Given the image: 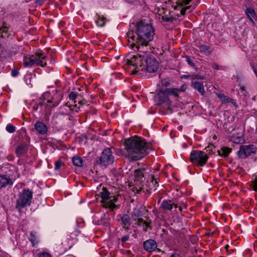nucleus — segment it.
<instances>
[{"label":"nucleus","instance_id":"nucleus-17","mask_svg":"<svg viewBox=\"0 0 257 257\" xmlns=\"http://www.w3.org/2000/svg\"><path fill=\"white\" fill-rule=\"evenodd\" d=\"M34 126L36 131L41 135H44L47 132V126L42 122L37 121Z\"/></svg>","mask_w":257,"mask_h":257},{"label":"nucleus","instance_id":"nucleus-15","mask_svg":"<svg viewBox=\"0 0 257 257\" xmlns=\"http://www.w3.org/2000/svg\"><path fill=\"white\" fill-rule=\"evenodd\" d=\"M186 89V87L184 85H182L180 87V88H168L167 91L169 93H172V95H173L175 97L179 98L180 97V95L185 91Z\"/></svg>","mask_w":257,"mask_h":257},{"label":"nucleus","instance_id":"nucleus-29","mask_svg":"<svg viewBox=\"0 0 257 257\" xmlns=\"http://www.w3.org/2000/svg\"><path fill=\"white\" fill-rule=\"evenodd\" d=\"M65 118V116L61 114H56L53 116L52 123L56 125L58 123V121L60 120H63Z\"/></svg>","mask_w":257,"mask_h":257},{"label":"nucleus","instance_id":"nucleus-32","mask_svg":"<svg viewBox=\"0 0 257 257\" xmlns=\"http://www.w3.org/2000/svg\"><path fill=\"white\" fill-rule=\"evenodd\" d=\"M72 161L74 165L77 167H81L83 164L82 159L79 156H74L72 158Z\"/></svg>","mask_w":257,"mask_h":257},{"label":"nucleus","instance_id":"nucleus-58","mask_svg":"<svg viewBox=\"0 0 257 257\" xmlns=\"http://www.w3.org/2000/svg\"><path fill=\"white\" fill-rule=\"evenodd\" d=\"M65 105L68 106V107H70V105H68V103H66L65 104Z\"/></svg>","mask_w":257,"mask_h":257},{"label":"nucleus","instance_id":"nucleus-19","mask_svg":"<svg viewBox=\"0 0 257 257\" xmlns=\"http://www.w3.org/2000/svg\"><path fill=\"white\" fill-rule=\"evenodd\" d=\"M9 27L6 23L3 22L2 26L0 27V37L3 38H9L11 35L9 32Z\"/></svg>","mask_w":257,"mask_h":257},{"label":"nucleus","instance_id":"nucleus-39","mask_svg":"<svg viewBox=\"0 0 257 257\" xmlns=\"http://www.w3.org/2000/svg\"><path fill=\"white\" fill-rule=\"evenodd\" d=\"M77 96V93L73 91L71 92L69 95L70 99L72 100H74L76 98Z\"/></svg>","mask_w":257,"mask_h":257},{"label":"nucleus","instance_id":"nucleus-31","mask_svg":"<svg viewBox=\"0 0 257 257\" xmlns=\"http://www.w3.org/2000/svg\"><path fill=\"white\" fill-rule=\"evenodd\" d=\"M231 149L227 147H223L220 150H218L217 153L219 156L226 157L231 152Z\"/></svg>","mask_w":257,"mask_h":257},{"label":"nucleus","instance_id":"nucleus-27","mask_svg":"<svg viewBox=\"0 0 257 257\" xmlns=\"http://www.w3.org/2000/svg\"><path fill=\"white\" fill-rule=\"evenodd\" d=\"M174 19H175L173 16L171 14L170 11L169 10L167 13L162 16V21L165 22H173Z\"/></svg>","mask_w":257,"mask_h":257},{"label":"nucleus","instance_id":"nucleus-49","mask_svg":"<svg viewBox=\"0 0 257 257\" xmlns=\"http://www.w3.org/2000/svg\"><path fill=\"white\" fill-rule=\"evenodd\" d=\"M212 68L214 69L218 70L220 69V66L217 64H213L212 65Z\"/></svg>","mask_w":257,"mask_h":257},{"label":"nucleus","instance_id":"nucleus-22","mask_svg":"<svg viewBox=\"0 0 257 257\" xmlns=\"http://www.w3.org/2000/svg\"><path fill=\"white\" fill-rule=\"evenodd\" d=\"M245 13L251 23L254 24L253 20H255L256 19V15L254 9L251 8H247L245 11Z\"/></svg>","mask_w":257,"mask_h":257},{"label":"nucleus","instance_id":"nucleus-42","mask_svg":"<svg viewBox=\"0 0 257 257\" xmlns=\"http://www.w3.org/2000/svg\"><path fill=\"white\" fill-rule=\"evenodd\" d=\"M190 6H187V7H185L183 8H182L180 11V13L182 15H184L186 14V13L187 12V11L189 9V8H190Z\"/></svg>","mask_w":257,"mask_h":257},{"label":"nucleus","instance_id":"nucleus-4","mask_svg":"<svg viewBox=\"0 0 257 257\" xmlns=\"http://www.w3.org/2000/svg\"><path fill=\"white\" fill-rule=\"evenodd\" d=\"M46 55L41 51H38L33 55H27L24 58V64L25 67L40 66L45 67L47 63L45 61Z\"/></svg>","mask_w":257,"mask_h":257},{"label":"nucleus","instance_id":"nucleus-13","mask_svg":"<svg viewBox=\"0 0 257 257\" xmlns=\"http://www.w3.org/2000/svg\"><path fill=\"white\" fill-rule=\"evenodd\" d=\"M143 247L146 251L151 252L157 248V244L155 240L150 239L144 242Z\"/></svg>","mask_w":257,"mask_h":257},{"label":"nucleus","instance_id":"nucleus-10","mask_svg":"<svg viewBox=\"0 0 257 257\" xmlns=\"http://www.w3.org/2000/svg\"><path fill=\"white\" fill-rule=\"evenodd\" d=\"M256 151V148L253 145L241 146L237 152V155L240 158L245 159L254 155Z\"/></svg>","mask_w":257,"mask_h":257},{"label":"nucleus","instance_id":"nucleus-47","mask_svg":"<svg viewBox=\"0 0 257 257\" xmlns=\"http://www.w3.org/2000/svg\"><path fill=\"white\" fill-rule=\"evenodd\" d=\"M110 197H111V198L109 199L108 201H111L112 202H116L118 200L117 196H110Z\"/></svg>","mask_w":257,"mask_h":257},{"label":"nucleus","instance_id":"nucleus-5","mask_svg":"<svg viewBox=\"0 0 257 257\" xmlns=\"http://www.w3.org/2000/svg\"><path fill=\"white\" fill-rule=\"evenodd\" d=\"M114 161V156L111 149L107 148L102 152L100 156L96 158L95 163L101 167L106 168Z\"/></svg>","mask_w":257,"mask_h":257},{"label":"nucleus","instance_id":"nucleus-56","mask_svg":"<svg viewBox=\"0 0 257 257\" xmlns=\"http://www.w3.org/2000/svg\"><path fill=\"white\" fill-rule=\"evenodd\" d=\"M179 211L181 212L182 210V208L181 206H178Z\"/></svg>","mask_w":257,"mask_h":257},{"label":"nucleus","instance_id":"nucleus-54","mask_svg":"<svg viewBox=\"0 0 257 257\" xmlns=\"http://www.w3.org/2000/svg\"><path fill=\"white\" fill-rule=\"evenodd\" d=\"M127 3H133L136 2L137 0H125Z\"/></svg>","mask_w":257,"mask_h":257},{"label":"nucleus","instance_id":"nucleus-12","mask_svg":"<svg viewBox=\"0 0 257 257\" xmlns=\"http://www.w3.org/2000/svg\"><path fill=\"white\" fill-rule=\"evenodd\" d=\"M100 194L101 198V202L104 207L111 209H113L116 208V206L114 202L108 201L109 199L111 198V197L110 196V193L105 187H103L102 191L100 192Z\"/></svg>","mask_w":257,"mask_h":257},{"label":"nucleus","instance_id":"nucleus-14","mask_svg":"<svg viewBox=\"0 0 257 257\" xmlns=\"http://www.w3.org/2000/svg\"><path fill=\"white\" fill-rule=\"evenodd\" d=\"M13 182L12 179L8 175H0V189L8 186H12Z\"/></svg>","mask_w":257,"mask_h":257},{"label":"nucleus","instance_id":"nucleus-24","mask_svg":"<svg viewBox=\"0 0 257 257\" xmlns=\"http://www.w3.org/2000/svg\"><path fill=\"white\" fill-rule=\"evenodd\" d=\"M106 22V18L102 15H99L96 14L95 18V23L99 27H103Z\"/></svg>","mask_w":257,"mask_h":257},{"label":"nucleus","instance_id":"nucleus-1","mask_svg":"<svg viewBox=\"0 0 257 257\" xmlns=\"http://www.w3.org/2000/svg\"><path fill=\"white\" fill-rule=\"evenodd\" d=\"M154 34L153 26L142 20L136 24L132 23L126 34L128 41L132 42L131 46L133 48L138 46L147 48L149 43L153 40Z\"/></svg>","mask_w":257,"mask_h":257},{"label":"nucleus","instance_id":"nucleus-40","mask_svg":"<svg viewBox=\"0 0 257 257\" xmlns=\"http://www.w3.org/2000/svg\"><path fill=\"white\" fill-rule=\"evenodd\" d=\"M185 58L188 64L190 66H194V64L193 62V61H192V60L191 59V58H190V57H189L187 55H186Z\"/></svg>","mask_w":257,"mask_h":257},{"label":"nucleus","instance_id":"nucleus-60","mask_svg":"<svg viewBox=\"0 0 257 257\" xmlns=\"http://www.w3.org/2000/svg\"><path fill=\"white\" fill-rule=\"evenodd\" d=\"M103 217H105V214H103Z\"/></svg>","mask_w":257,"mask_h":257},{"label":"nucleus","instance_id":"nucleus-16","mask_svg":"<svg viewBox=\"0 0 257 257\" xmlns=\"http://www.w3.org/2000/svg\"><path fill=\"white\" fill-rule=\"evenodd\" d=\"M120 220L121 221L120 225L125 230H128L131 224V218L128 215L124 214L120 216Z\"/></svg>","mask_w":257,"mask_h":257},{"label":"nucleus","instance_id":"nucleus-59","mask_svg":"<svg viewBox=\"0 0 257 257\" xmlns=\"http://www.w3.org/2000/svg\"><path fill=\"white\" fill-rule=\"evenodd\" d=\"M229 247L228 245H226L225 246L226 248H227V247Z\"/></svg>","mask_w":257,"mask_h":257},{"label":"nucleus","instance_id":"nucleus-38","mask_svg":"<svg viewBox=\"0 0 257 257\" xmlns=\"http://www.w3.org/2000/svg\"><path fill=\"white\" fill-rule=\"evenodd\" d=\"M62 164V161L61 159L58 160L55 163L54 169L55 170H59L60 169L61 166Z\"/></svg>","mask_w":257,"mask_h":257},{"label":"nucleus","instance_id":"nucleus-45","mask_svg":"<svg viewBox=\"0 0 257 257\" xmlns=\"http://www.w3.org/2000/svg\"><path fill=\"white\" fill-rule=\"evenodd\" d=\"M195 79L202 80L204 79V77L198 74H196L193 78L192 80H195Z\"/></svg>","mask_w":257,"mask_h":257},{"label":"nucleus","instance_id":"nucleus-33","mask_svg":"<svg viewBox=\"0 0 257 257\" xmlns=\"http://www.w3.org/2000/svg\"><path fill=\"white\" fill-rule=\"evenodd\" d=\"M30 240L33 245L38 244L39 240L37 236V232L36 231H32L30 233Z\"/></svg>","mask_w":257,"mask_h":257},{"label":"nucleus","instance_id":"nucleus-55","mask_svg":"<svg viewBox=\"0 0 257 257\" xmlns=\"http://www.w3.org/2000/svg\"><path fill=\"white\" fill-rule=\"evenodd\" d=\"M253 71H254V73H255V74H256V73H257V70H256V69L255 68H254V67H253Z\"/></svg>","mask_w":257,"mask_h":257},{"label":"nucleus","instance_id":"nucleus-50","mask_svg":"<svg viewBox=\"0 0 257 257\" xmlns=\"http://www.w3.org/2000/svg\"><path fill=\"white\" fill-rule=\"evenodd\" d=\"M46 0H36V3L39 5H42Z\"/></svg>","mask_w":257,"mask_h":257},{"label":"nucleus","instance_id":"nucleus-36","mask_svg":"<svg viewBox=\"0 0 257 257\" xmlns=\"http://www.w3.org/2000/svg\"><path fill=\"white\" fill-rule=\"evenodd\" d=\"M192 0H178L176 3L180 6L187 5L190 3Z\"/></svg>","mask_w":257,"mask_h":257},{"label":"nucleus","instance_id":"nucleus-23","mask_svg":"<svg viewBox=\"0 0 257 257\" xmlns=\"http://www.w3.org/2000/svg\"><path fill=\"white\" fill-rule=\"evenodd\" d=\"M144 168H139L135 171L134 174L136 180L141 182L144 181Z\"/></svg>","mask_w":257,"mask_h":257},{"label":"nucleus","instance_id":"nucleus-52","mask_svg":"<svg viewBox=\"0 0 257 257\" xmlns=\"http://www.w3.org/2000/svg\"><path fill=\"white\" fill-rule=\"evenodd\" d=\"M189 77H190V76H189V75H183L181 76V78H183V79H187V78H188Z\"/></svg>","mask_w":257,"mask_h":257},{"label":"nucleus","instance_id":"nucleus-51","mask_svg":"<svg viewBox=\"0 0 257 257\" xmlns=\"http://www.w3.org/2000/svg\"><path fill=\"white\" fill-rule=\"evenodd\" d=\"M39 105H38L37 104L33 106V109L35 110H37L39 108Z\"/></svg>","mask_w":257,"mask_h":257},{"label":"nucleus","instance_id":"nucleus-37","mask_svg":"<svg viewBox=\"0 0 257 257\" xmlns=\"http://www.w3.org/2000/svg\"><path fill=\"white\" fill-rule=\"evenodd\" d=\"M252 187L253 190L257 192V175H256L251 182Z\"/></svg>","mask_w":257,"mask_h":257},{"label":"nucleus","instance_id":"nucleus-41","mask_svg":"<svg viewBox=\"0 0 257 257\" xmlns=\"http://www.w3.org/2000/svg\"><path fill=\"white\" fill-rule=\"evenodd\" d=\"M39 257H52V256L48 252H43L39 254Z\"/></svg>","mask_w":257,"mask_h":257},{"label":"nucleus","instance_id":"nucleus-11","mask_svg":"<svg viewBox=\"0 0 257 257\" xmlns=\"http://www.w3.org/2000/svg\"><path fill=\"white\" fill-rule=\"evenodd\" d=\"M169 95H172V94L167 91V88H166L164 90H160L156 96V99L158 101V105L160 106L165 104L168 107L170 106L172 104V101L169 97Z\"/></svg>","mask_w":257,"mask_h":257},{"label":"nucleus","instance_id":"nucleus-9","mask_svg":"<svg viewBox=\"0 0 257 257\" xmlns=\"http://www.w3.org/2000/svg\"><path fill=\"white\" fill-rule=\"evenodd\" d=\"M208 159L207 154L202 151L193 150L190 155V161L195 166L202 167Z\"/></svg>","mask_w":257,"mask_h":257},{"label":"nucleus","instance_id":"nucleus-8","mask_svg":"<svg viewBox=\"0 0 257 257\" xmlns=\"http://www.w3.org/2000/svg\"><path fill=\"white\" fill-rule=\"evenodd\" d=\"M142 57L145 59L144 62V70L149 73H153L157 71L159 67V63L152 55L149 49L146 50V53H142Z\"/></svg>","mask_w":257,"mask_h":257},{"label":"nucleus","instance_id":"nucleus-7","mask_svg":"<svg viewBox=\"0 0 257 257\" xmlns=\"http://www.w3.org/2000/svg\"><path fill=\"white\" fill-rule=\"evenodd\" d=\"M33 192L30 189H24L19 195L17 200L16 208L19 211L21 209L29 206L33 198Z\"/></svg>","mask_w":257,"mask_h":257},{"label":"nucleus","instance_id":"nucleus-43","mask_svg":"<svg viewBox=\"0 0 257 257\" xmlns=\"http://www.w3.org/2000/svg\"><path fill=\"white\" fill-rule=\"evenodd\" d=\"M19 74V72L16 69H12L11 71V75L13 77H17Z\"/></svg>","mask_w":257,"mask_h":257},{"label":"nucleus","instance_id":"nucleus-2","mask_svg":"<svg viewBox=\"0 0 257 257\" xmlns=\"http://www.w3.org/2000/svg\"><path fill=\"white\" fill-rule=\"evenodd\" d=\"M128 158L137 161L143 158L148 153L150 145L145 140L137 136L129 138L124 143Z\"/></svg>","mask_w":257,"mask_h":257},{"label":"nucleus","instance_id":"nucleus-57","mask_svg":"<svg viewBox=\"0 0 257 257\" xmlns=\"http://www.w3.org/2000/svg\"><path fill=\"white\" fill-rule=\"evenodd\" d=\"M173 205H174V206L175 208H176L178 207V205H177V204H174V203H173Z\"/></svg>","mask_w":257,"mask_h":257},{"label":"nucleus","instance_id":"nucleus-46","mask_svg":"<svg viewBox=\"0 0 257 257\" xmlns=\"http://www.w3.org/2000/svg\"><path fill=\"white\" fill-rule=\"evenodd\" d=\"M151 181H152V183H154V186H155V187L158 186V182L156 180V179L154 178V175H152V180H151Z\"/></svg>","mask_w":257,"mask_h":257},{"label":"nucleus","instance_id":"nucleus-18","mask_svg":"<svg viewBox=\"0 0 257 257\" xmlns=\"http://www.w3.org/2000/svg\"><path fill=\"white\" fill-rule=\"evenodd\" d=\"M191 86L194 89L197 90L202 95L204 94L205 91L203 83L195 80H192Z\"/></svg>","mask_w":257,"mask_h":257},{"label":"nucleus","instance_id":"nucleus-35","mask_svg":"<svg viewBox=\"0 0 257 257\" xmlns=\"http://www.w3.org/2000/svg\"><path fill=\"white\" fill-rule=\"evenodd\" d=\"M6 129L7 131L10 133H13L15 132V127L12 124H8L6 126Z\"/></svg>","mask_w":257,"mask_h":257},{"label":"nucleus","instance_id":"nucleus-21","mask_svg":"<svg viewBox=\"0 0 257 257\" xmlns=\"http://www.w3.org/2000/svg\"><path fill=\"white\" fill-rule=\"evenodd\" d=\"M28 150V147L26 144L23 143L19 145L16 150V153L19 157L25 154Z\"/></svg>","mask_w":257,"mask_h":257},{"label":"nucleus","instance_id":"nucleus-28","mask_svg":"<svg viewBox=\"0 0 257 257\" xmlns=\"http://www.w3.org/2000/svg\"><path fill=\"white\" fill-rule=\"evenodd\" d=\"M198 48L200 52L205 54L206 55H209L212 52L210 50V48L207 45H201L198 47Z\"/></svg>","mask_w":257,"mask_h":257},{"label":"nucleus","instance_id":"nucleus-53","mask_svg":"<svg viewBox=\"0 0 257 257\" xmlns=\"http://www.w3.org/2000/svg\"><path fill=\"white\" fill-rule=\"evenodd\" d=\"M170 257H180V255L179 254H177V253H173L172 254H171V256Z\"/></svg>","mask_w":257,"mask_h":257},{"label":"nucleus","instance_id":"nucleus-20","mask_svg":"<svg viewBox=\"0 0 257 257\" xmlns=\"http://www.w3.org/2000/svg\"><path fill=\"white\" fill-rule=\"evenodd\" d=\"M146 211L143 208L135 209L132 212V217L135 221L141 218L144 215V212Z\"/></svg>","mask_w":257,"mask_h":257},{"label":"nucleus","instance_id":"nucleus-44","mask_svg":"<svg viewBox=\"0 0 257 257\" xmlns=\"http://www.w3.org/2000/svg\"><path fill=\"white\" fill-rule=\"evenodd\" d=\"M169 10H166L164 8H162L161 9L159 10V15L160 16H163L164 15V14H166V13H167V12H168Z\"/></svg>","mask_w":257,"mask_h":257},{"label":"nucleus","instance_id":"nucleus-30","mask_svg":"<svg viewBox=\"0 0 257 257\" xmlns=\"http://www.w3.org/2000/svg\"><path fill=\"white\" fill-rule=\"evenodd\" d=\"M136 221L137 222V224L139 225L145 226V228H144V230L145 231H147L148 227H150V222L145 221L142 218H139V219H137Z\"/></svg>","mask_w":257,"mask_h":257},{"label":"nucleus","instance_id":"nucleus-26","mask_svg":"<svg viewBox=\"0 0 257 257\" xmlns=\"http://www.w3.org/2000/svg\"><path fill=\"white\" fill-rule=\"evenodd\" d=\"M160 207L165 210H171L173 208V204L171 203L170 200H163Z\"/></svg>","mask_w":257,"mask_h":257},{"label":"nucleus","instance_id":"nucleus-3","mask_svg":"<svg viewBox=\"0 0 257 257\" xmlns=\"http://www.w3.org/2000/svg\"><path fill=\"white\" fill-rule=\"evenodd\" d=\"M136 48L138 51V53L133 55L128 54L125 60L126 64L134 68L131 71L132 74H136L140 71H144V65L145 59L141 57V55H143L142 53H146V50L148 49V48L141 47L140 46H138Z\"/></svg>","mask_w":257,"mask_h":257},{"label":"nucleus","instance_id":"nucleus-48","mask_svg":"<svg viewBox=\"0 0 257 257\" xmlns=\"http://www.w3.org/2000/svg\"><path fill=\"white\" fill-rule=\"evenodd\" d=\"M129 239V236L128 235H125L123 236L121 238V241L122 242H125V241H127Z\"/></svg>","mask_w":257,"mask_h":257},{"label":"nucleus","instance_id":"nucleus-25","mask_svg":"<svg viewBox=\"0 0 257 257\" xmlns=\"http://www.w3.org/2000/svg\"><path fill=\"white\" fill-rule=\"evenodd\" d=\"M218 97L220 99V100L223 102V103H227V102H231L232 103H233L234 100L229 97L224 95L222 93H217L216 94Z\"/></svg>","mask_w":257,"mask_h":257},{"label":"nucleus","instance_id":"nucleus-6","mask_svg":"<svg viewBox=\"0 0 257 257\" xmlns=\"http://www.w3.org/2000/svg\"><path fill=\"white\" fill-rule=\"evenodd\" d=\"M63 97L61 91L55 90L52 92H46L43 95L44 100H46V105H49L51 108L56 107L59 104Z\"/></svg>","mask_w":257,"mask_h":257},{"label":"nucleus","instance_id":"nucleus-34","mask_svg":"<svg viewBox=\"0 0 257 257\" xmlns=\"http://www.w3.org/2000/svg\"><path fill=\"white\" fill-rule=\"evenodd\" d=\"M38 105H39V107H40V109H41V111L43 110V107H45V111L46 112L47 111H48V110H47V107L49 106V105H46V104H45L44 102V100H42V99H40L38 103L37 104Z\"/></svg>","mask_w":257,"mask_h":257}]
</instances>
